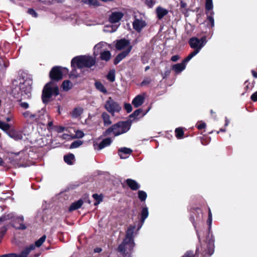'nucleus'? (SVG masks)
I'll use <instances>...</instances> for the list:
<instances>
[{"label":"nucleus","mask_w":257,"mask_h":257,"mask_svg":"<svg viewBox=\"0 0 257 257\" xmlns=\"http://www.w3.org/2000/svg\"><path fill=\"white\" fill-rule=\"evenodd\" d=\"M207 236L205 240H201V236L202 231H196L198 238L199 240V244L197 246L195 254H194L193 251L192 257H210L214 253V239L212 236H209V233L208 230H206Z\"/></svg>","instance_id":"f257e3e1"},{"label":"nucleus","mask_w":257,"mask_h":257,"mask_svg":"<svg viewBox=\"0 0 257 257\" xmlns=\"http://www.w3.org/2000/svg\"><path fill=\"white\" fill-rule=\"evenodd\" d=\"M213 31H210L207 35L202 36L200 39L197 37H192L189 41L190 47L194 51L185 58V62H189L194 56L198 54L207 42V38L210 39L213 35Z\"/></svg>","instance_id":"f03ea898"},{"label":"nucleus","mask_w":257,"mask_h":257,"mask_svg":"<svg viewBox=\"0 0 257 257\" xmlns=\"http://www.w3.org/2000/svg\"><path fill=\"white\" fill-rule=\"evenodd\" d=\"M96 63L95 57L90 56L81 55L74 57L71 62L72 67L71 73L76 70V68L81 69L83 68H90Z\"/></svg>","instance_id":"7ed1b4c3"},{"label":"nucleus","mask_w":257,"mask_h":257,"mask_svg":"<svg viewBox=\"0 0 257 257\" xmlns=\"http://www.w3.org/2000/svg\"><path fill=\"white\" fill-rule=\"evenodd\" d=\"M31 90V85L26 81L13 87L12 95L18 101L21 102L22 99L30 97Z\"/></svg>","instance_id":"20e7f679"},{"label":"nucleus","mask_w":257,"mask_h":257,"mask_svg":"<svg viewBox=\"0 0 257 257\" xmlns=\"http://www.w3.org/2000/svg\"><path fill=\"white\" fill-rule=\"evenodd\" d=\"M132 120L119 121L113 124L103 133V136H107L113 133L114 136H118L127 132L131 128Z\"/></svg>","instance_id":"39448f33"},{"label":"nucleus","mask_w":257,"mask_h":257,"mask_svg":"<svg viewBox=\"0 0 257 257\" xmlns=\"http://www.w3.org/2000/svg\"><path fill=\"white\" fill-rule=\"evenodd\" d=\"M59 94V89L58 86L54 85V83L50 81L44 86L42 93V100L44 104H47L51 101V97H55Z\"/></svg>","instance_id":"423d86ee"},{"label":"nucleus","mask_w":257,"mask_h":257,"mask_svg":"<svg viewBox=\"0 0 257 257\" xmlns=\"http://www.w3.org/2000/svg\"><path fill=\"white\" fill-rule=\"evenodd\" d=\"M135 246L134 237L125 236L122 243L117 248V251L124 257L126 256L127 249L130 251H132Z\"/></svg>","instance_id":"0eeeda50"},{"label":"nucleus","mask_w":257,"mask_h":257,"mask_svg":"<svg viewBox=\"0 0 257 257\" xmlns=\"http://www.w3.org/2000/svg\"><path fill=\"white\" fill-rule=\"evenodd\" d=\"M104 108L109 112L112 116H114L115 112H119L121 110V107L119 103L111 97H109L104 104Z\"/></svg>","instance_id":"6e6552de"},{"label":"nucleus","mask_w":257,"mask_h":257,"mask_svg":"<svg viewBox=\"0 0 257 257\" xmlns=\"http://www.w3.org/2000/svg\"><path fill=\"white\" fill-rule=\"evenodd\" d=\"M212 0H206L205 9L206 11V14L207 15V26L210 29H212L214 26V21L213 17L214 12L212 11Z\"/></svg>","instance_id":"1a4fd4ad"},{"label":"nucleus","mask_w":257,"mask_h":257,"mask_svg":"<svg viewBox=\"0 0 257 257\" xmlns=\"http://www.w3.org/2000/svg\"><path fill=\"white\" fill-rule=\"evenodd\" d=\"M62 68L61 66H56L52 67L49 73L50 81H59L63 78Z\"/></svg>","instance_id":"9d476101"},{"label":"nucleus","mask_w":257,"mask_h":257,"mask_svg":"<svg viewBox=\"0 0 257 257\" xmlns=\"http://www.w3.org/2000/svg\"><path fill=\"white\" fill-rule=\"evenodd\" d=\"M24 218L23 216L15 217L12 221V226L18 230H25L27 226L24 224Z\"/></svg>","instance_id":"9b49d317"},{"label":"nucleus","mask_w":257,"mask_h":257,"mask_svg":"<svg viewBox=\"0 0 257 257\" xmlns=\"http://www.w3.org/2000/svg\"><path fill=\"white\" fill-rule=\"evenodd\" d=\"M132 48V46H130L128 48H127L126 50L121 52V53L117 55L113 60L114 65H116L122 59H123L125 57H126L131 51Z\"/></svg>","instance_id":"f8f14e48"},{"label":"nucleus","mask_w":257,"mask_h":257,"mask_svg":"<svg viewBox=\"0 0 257 257\" xmlns=\"http://www.w3.org/2000/svg\"><path fill=\"white\" fill-rule=\"evenodd\" d=\"M124 16V14L121 12H114L109 15L108 21L111 24L119 22Z\"/></svg>","instance_id":"ddd939ff"},{"label":"nucleus","mask_w":257,"mask_h":257,"mask_svg":"<svg viewBox=\"0 0 257 257\" xmlns=\"http://www.w3.org/2000/svg\"><path fill=\"white\" fill-rule=\"evenodd\" d=\"M7 134L9 137L16 141L21 140L23 138V134L21 131H17L13 128H10L7 132Z\"/></svg>","instance_id":"4468645a"},{"label":"nucleus","mask_w":257,"mask_h":257,"mask_svg":"<svg viewBox=\"0 0 257 257\" xmlns=\"http://www.w3.org/2000/svg\"><path fill=\"white\" fill-rule=\"evenodd\" d=\"M46 239V236L45 235H43L38 240H37V241H36L35 242V244H30L29 246H27L23 251H25L26 249H28V248L30 249V248H31V247L32 246V249H29V254L30 252L32 250H34L36 246L38 247H40L42 245V244L44 242Z\"/></svg>","instance_id":"2eb2a0df"},{"label":"nucleus","mask_w":257,"mask_h":257,"mask_svg":"<svg viewBox=\"0 0 257 257\" xmlns=\"http://www.w3.org/2000/svg\"><path fill=\"white\" fill-rule=\"evenodd\" d=\"M146 25V22L144 21L139 20L138 19H135L133 23V28L138 32H140L142 29Z\"/></svg>","instance_id":"dca6fc26"},{"label":"nucleus","mask_w":257,"mask_h":257,"mask_svg":"<svg viewBox=\"0 0 257 257\" xmlns=\"http://www.w3.org/2000/svg\"><path fill=\"white\" fill-rule=\"evenodd\" d=\"M24 117L31 123L36 122V112L33 113L29 110L25 111L23 113Z\"/></svg>","instance_id":"f3484780"},{"label":"nucleus","mask_w":257,"mask_h":257,"mask_svg":"<svg viewBox=\"0 0 257 257\" xmlns=\"http://www.w3.org/2000/svg\"><path fill=\"white\" fill-rule=\"evenodd\" d=\"M130 44V43L129 40H126L125 39H122L116 41L115 47L117 50H121L126 47H127L128 48L130 46H131Z\"/></svg>","instance_id":"a211bd4d"},{"label":"nucleus","mask_w":257,"mask_h":257,"mask_svg":"<svg viewBox=\"0 0 257 257\" xmlns=\"http://www.w3.org/2000/svg\"><path fill=\"white\" fill-rule=\"evenodd\" d=\"M112 142V140L110 138H107L103 139L99 144H94L93 146L95 149H96V146L98 147V150H100L104 148L109 146Z\"/></svg>","instance_id":"6ab92c4d"},{"label":"nucleus","mask_w":257,"mask_h":257,"mask_svg":"<svg viewBox=\"0 0 257 257\" xmlns=\"http://www.w3.org/2000/svg\"><path fill=\"white\" fill-rule=\"evenodd\" d=\"M32 248V246L31 247ZM30 249H26L25 251H22L20 254H17L15 253H11L8 254H5L0 255V257H27L29 255V251Z\"/></svg>","instance_id":"aec40b11"},{"label":"nucleus","mask_w":257,"mask_h":257,"mask_svg":"<svg viewBox=\"0 0 257 257\" xmlns=\"http://www.w3.org/2000/svg\"><path fill=\"white\" fill-rule=\"evenodd\" d=\"M140 215L141 219L139 222L140 226L138 227L139 229L142 227L145 222V219L148 217L149 211L147 207H144L142 208Z\"/></svg>","instance_id":"412c9836"},{"label":"nucleus","mask_w":257,"mask_h":257,"mask_svg":"<svg viewBox=\"0 0 257 257\" xmlns=\"http://www.w3.org/2000/svg\"><path fill=\"white\" fill-rule=\"evenodd\" d=\"M188 62H185L184 59L181 63L173 65L172 67V69L176 73H179L185 69L186 64Z\"/></svg>","instance_id":"4be33fe9"},{"label":"nucleus","mask_w":257,"mask_h":257,"mask_svg":"<svg viewBox=\"0 0 257 257\" xmlns=\"http://www.w3.org/2000/svg\"><path fill=\"white\" fill-rule=\"evenodd\" d=\"M125 182L127 185L132 190L136 191L140 188V185L135 180L127 179Z\"/></svg>","instance_id":"5701e85b"},{"label":"nucleus","mask_w":257,"mask_h":257,"mask_svg":"<svg viewBox=\"0 0 257 257\" xmlns=\"http://www.w3.org/2000/svg\"><path fill=\"white\" fill-rule=\"evenodd\" d=\"M36 122L44 123V121L46 119V117L47 116V115H46L45 111L43 109L39 110L36 112Z\"/></svg>","instance_id":"b1692460"},{"label":"nucleus","mask_w":257,"mask_h":257,"mask_svg":"<svg viewBox=\"0 0 257 257\" xmlns=\"http://www.w3.org/2000/svg\"><path fill=\"white\" fill-rule=\"evenodd\" d=\"M145 101V97L142 95L136 96L132 101V104L135 107H138L143 104Z\"/></svg>","instance_id":"393cba45"},{"label":"nucleus","mask_w":257,"mask_h":257,"mask_svg":"<svg viewBox=\"0 0 257 257\" xmlns=\"http://www.w3.org/2000/svg\"><path fill=\"white\" fill-rule=\"evenodd\" d=\"M83 204V201L82 199H79L71 204L69 207V211H72L80 208Z\"/></svg>","instance_id":"a878e982"},{"label":"nucleus","mask_w":257,"mask_h":257,"mask_svg":"<svg viewBox=\"0 0 257 257\" xmlns=\"http://www.w3.org/2000/svg\"><path fill=\"white\" fill-rule=\"evenodd\" d=\"M111 57V54L108 50L100 52V59L101 60H104L108 62L110 60Z\"/></svg>","instance_id":"bb28decb"},{"label":"nucleus","mask_w":257,"mask_h":257,"mask_svg":"<svg viewBox=\"0 0 257 257\" xmlns=\"http://www.w3.org/2000/svg\"><path fill=\"white\" fill-rule=\"evenodd\" d=\"M101 118L103 119L104 125L105 126H107L111 124L112 121L110 120V115L106 112L102 113Z\"/></svg>","instance_id":"cd10ccee"},{"label":"nucleus","mask_w":257,"mask_h":257,"mask_svg":"<svg viewBox=\"0 0 257 257\" xmlns=\"http://www.w3.org/2000/svg\"><path fill=\"white\" fill-rule=\"evenodd\" d=\"M94 86L97 90L99 91L100 92L103 93L104 94L107 93V90L106 88L104 87V86L102 84V83L99 81H96L94 83Z\"/></svg>","instance_id":"c85d7f7f"},{"label":"nucleus","mask_w":257,"mask_h":257,"mask_svg":"<svg viewBox=\"0 0 257 257\" xmlns=\"http://www.w3.org/2000/svg\"><path fill=\"white\" fill-rule=\"evenodd\" d=\"M75 160V156L74 154L69 153L64 156V161L68 165H71L73 164V161Z\"/></svg>","instance_id":"c756f323"},{"label":"nucleus","mask_w":257,"mask_h":257,"mask_svg":"<svg viewBox=\"0 0 257 257\" xmlns=\"http://www.w3.org/2000/svg\"><path fill=\"white\" fill-rule=\"evenodd\" d=\"M132 152L133 151L131 149L125 147L121 148L118 150V155L121 159H125L126 157L122 156V153L125 155H130Z\"/></svg>","instance_id":"7c9ffc66"},{"label":"nucleus","mask_w":257,"mask_h":257,"mask_svg":"<svg viewBox=\"0 0 257 257\" xmlns=\"http://www.w3.org/2000/svg\"><path fill=\"white\" fill-rule=\"evenodd\" d=\"M175 136L178 139H182L184 137V128L179 127L175 130Z\"/></svg>","instance_id":"2f4dec72"},{"label":"nucleus","mask_w":257,"mask_h":257,"mask_svg":"<svg viewBox=\"0 0 257 257\" xmlns=\"http://www.w3.org/2000/svg\"><path fill=\"white\" fill-rule=\"evenodd\" d=\"M83 112V109L81 107H76L73 109L72 112V116L74 118H77L81 115Z\"/></svg>","instance_id":"473e14b6"},{"label":"nucleus","mask_w":257,"mask_h":257,"mask_svg":"<svg viewBox=\"0 0 257 257\" xmlns=\"http://www.w3.org/2000/svg\"><path fill=\"white\" fill-rule=\"evenodd\" d=\"M72 84L69 80H64L62 84V87L64 91H68L71 89Z\"/></svg>","instance_id":"72a5a7b5"},{"label":"nucleus","mask_w":257,"mask_h":257,"mask_svg":"<svg viewBox=\"0 0 257 257\" xmlns=\"http://www.w3.org/2000/svg\"><path fill=\"white\" fill-rule=\"evenodd\" d=\"M92 197L95 201L94 203L95 206L98 205L103 200V195L102 194L98 195V194L95 193L92 195Z\"/></svg>","instance_id":"f704fd0d"},{"label":"nucleus","mask_w":257,"mask_h":257,"mask_svg":"<svg viewBox=\"0 0 257 257\" xmlns=\"http://www.w3.org/2000/svg\"><path fill=\"white\" fill-rule=\"evenodd\" d=\"M135 228H136L135 225H130L127 229V230L126 231L125 236L130 237H133L134 232V230L135 229Z\"/></svg>","instance_id":"c9c22d12"},{"label":"nucleus","mask_w":257,"mask_h":257,"mask_svg":"<svg viewBox=\"0 0 257 257\" xmlns=\"http://www.w3.org/2000/svg\"><path fill=\"white\" fill-rule=\"evenodd\" d=\"M82 2L89 6H93L95 7L99 6L100 3L98 0H82Z\"/></svg>","instance_id":"e433bc0d"},{"label":"nucleus","mask_w":257,"mask_h":257,"mask_svg":"<svg viewBox=\"0 0 257 257\" xmlns=\"http://www.w3.org/2000/svg\"><path fill=\"white\" fill-rule=\"evenodd\" d=\"M138 194L139 199L142 202L145 201L146 200L147 197V194L145 191L140 190L138 191Z\"/></svg>","instance_id":"4c0bfd02"},{"label":"nucleus","mask_w":257,"mask_h":257,"mask_svg":"<svg viewBox=\"0 0 257 257\" xmlns=\"http://www.w3.org/2000/svg\"><path fill=\"white\" fill-rule=\"evenodd\" d=\"M143 112V110L142 108H139L136 110L134 111L130 115L129 117L130 118H134V119H136L138 116H139V115L141 113H142Z\"/></svg>","instance_id":"58836bf2"},{"label":"nucleus","mask_w":257,"mask_h":257,"mask_svg":"<svg viewBox=\"0 0 257 257\" xmlns=\"http://www.w3.org/2000/svg\"><path fill=\"white\" fill-rule=\"evenodd\" d=\"M107 79L110 82H113L115 81V71L114 70H110L106 76Z\"/></svg>","instance_id":"ea45409f"},{"label":"nucleus","mask_w":257,"mask_h":257,"mask_svg":"<svg viewBox=\"0 0 257 257\" xmlns=\"http://www.w3.org/2000/svg\"><path fill=\"white\" fill-rule=\"evenodd\" d=\"M0 128L6 131L7 133L10 129V125L9 124L0 120Z\"/></svg>","instance_id":"a19ab883"},{"label":"nucleus","mask_w":257,"mask_h":257,"mask_svg":"<svg viewBox=\"0 0 257 257\" xmlns=\"http://www.w3.org/2000/svg\"><path fill=\"white\" fill-rule=\"evenodd\" d=\"M83 144V142L82 141L80 140H77L74 141L72 143V144L70 145V149H74L79 147L81 145H82Z\"/></svg>","instance_id":"79ce46f5"},{"label":"nucleus","mask_w":257,"mask_h":257,"mask_svg":"<svg viewBox=\"0 0 257 257\" xmlns=\"http://www.w3.org/2000/svg\"><path fill=\"white\" fill-rule=\"evenodd\" d=\"M151 82V79L149 77H145L143 81L141 83V86H146L149 84Z\"/></svg>","instance_id":"37998d69"},{"label":"nucleus","mask_w":257,"mask_h":257,"mask_svg":"<svg viewBox=\"0 0 257 257\" xmlns=\"http://www.w3.org/2000/svg\"><path fill=\"white\" fill-rule=\"evenodd\" d=\"M84 136V133L80 130H77L75 132V136L73 137V138H78L80 139L83 138Z\"/></svg>","instance_id":"c03bdc74"},{"label":"nucleus","mask_w":257,"mask_h":257,"mask_svg":"<svg viewBox=\"0 0 257 257\" xmlns=\"http://www.w3.org/2000/svg\"><path fill=\"white\" fill-rule=\"evenodd\" d=\"M196 126L198 130H201L206 127V124L205 122H204L202 121H198L196 123Z\"/></svg>","instance_id":"a18cd8bd"},{"label":"nucleus","mask_w":257,"mask_h":257,"mask_svg":"<svg viewBox=\"0 0 257 257\" xmlns=\"http://www.w3.org/2000/svg\"><path fill=\"white\" fill-rule=\"evenodd\" d=\"M28 13L30 15H31L32 17L34 18L38 17V14L36 13V12L35 11L34 9L32 8L29 9L28 10Z\"/></svg>","instance_id":"49530a36"},{"label":"nucleus","mask_w":257,"mask_h":257,"mask_svg":"<svg viewBox=\"0 0 257 257\" xmlns=\"http://www.w3.org/2000/svg\"><path fill=\"white\" fill-rule=\"evenodd\" d=\"M124 108L127 113H130L132 111V106L130 103H125L124 104Z\"/></svg>","instance_id":"de8ad7c7"},{"label":"nucleus","mask_w":257,"mask_h":257,"mask_svg":"<svg viewBox=\"0 0 257 257\" xmlns=\"http://www.w3.org/2000/svg\"><path fill=\"white\" fill-rule=\"evenodd\" d=\"M7 231V227L6 226H3L0 229V237L1 238H3Z\"/></svg>","instance_id":"09e8293b"},{"label":"nucleus","mask_w":257,"mask_h":257,"mask_svg":"<svg viewBox=\"0 0 257 257\" xmlns=\"http://www.w3.org/2000/svg\"><path fill=\"white\" fill-rule=\"evenodd\" d=\"M155 2L154 0H145V4L148 6L149 8L153 7Z\"/></svg>","instance_id":"8fccbe9b"},{"label":"nucleus","mask_w":257,"mask_h":257,"mask_svg":"<svg viewBox=\"0 0 257 257\" xmlns=\"http://www.w3.org/2000/svg\"><path fill=\"white\" fill-rule=\"evenodd\" d=\"M104 46V42H101L97 44L95 46L94 49L95 50H98L97 52L98 53V50H100Z\"/></svg>","instance_id":"3c124183"},{"label":"nucleus","mask_w":257,"mask_h":257,"mask_svg":"<svg viewBox=\"0 0 257 257\" xmlns=\"http://www.w3.org/2000/svg\"><path fill=\"white\" fill-rule=\"evenodd\" d=\"M207 222V223L208 224V225L209 226V228H210L211 226V222H212V214L211 212V210L209 208L208 210V218Z\"/></svg>","instance_id":"603ef678"},{"label":"nucleus","mask_w":257,"mask_h":257,"mask_svg":"<svg viewBox=\"0 0 257 257\" xmlns=\"http://www.w3.org/2000/svg\"><path fill=\"white\" fill-rule=\"evenodd\" d=\"M19 105L20 106L24 109H27L29 107V104L28 103L26 102H22V101L21 102H19Z\"/></svg>","instance_id":"864d4df0"},{"label":"nucleus","mask_w":257,"mask_h":257,"mask_svg":"<svg viewBox=\"0 0 257 257\" xmlns=\"http://www.w3.org/2000/svg\"><path fill=\"white\" fill-rule=\"evenodd\" d=\"M250 99L254 102L257 101V91L251 95Z\"/></svg>","instance_id":"5fc2aeb1"},{"label":"nucleus","mask_w":257,"mask_h":257,"mask_svg":"<svg viewBox=\"0 0 257 257\" xmlns=\"http://www.w3.org/2000/svg\"><path fill=\"white\" fill-rule=\"evenodd\" d=\"M157 17L159 20H161V6H158L156 9Z\"/></svg>","instance_id":"6e6d98bb"},{"label":"nucleus","mask_w":257,"mask_h":257,"mask_svg":"<svg viewBox=\"0 0 257 257\" xmlns=\"http://www.w3.org/2000/svg\"><path fill=\"white\" fill-rule=\"evenodd\" d=\"M6 216L7 219V220H12V221H13L14 218H15V217L14 216L13 214H12V213H9L8 214H6Z\"/></svg>","instance_id":"4d7b16f0"},{"label":"nucleus","mask_w":257,"mask_h":257,"mask_svg":"<svg viewBox=\"0 0 257 257\" xmlns=\"http://www.w3.org/2000/svg\"><path fill=\"white\" fill-rule=\"evenodd\" d=\"M192 252L191 251H187L182 257H192Z\"/></svg>","instance_id":"13d9d810"},{"label":"nucleus","mask_w":257,"mask_h":257,"mask_svg":"<svg viewBox=\"0 0 257 257\" xmlns=\"http://www.w3.org/2000/svg\"><path fill=\"white\" fill-rule=\"evenodd\" d=\"M179 59V56L178 55H174L171 57V60L173 62L177 61Z\"/></svg>","instance_id":"bf43d9fd"},{"label":"nucleus","mask_w":257,"mask_h":257,"mask_svg":"<svg viewBox=\"0 0 257 257\" xmlns=\"http://www.w3.org/2000/svg\"><path fill=\"white\" fill-rule=\"evenodd\" d=\"M65 130V127L62 126H59L57 129V132L59 133H62Z\"/></svg>","instance_id":"052dcab7"},{"label":"nucleus","mask_w":257,"mask_h":257,"mask_svg":"<svg viewBox=\"0 0 257 257\" xmlns=\"http://www.w3.org/2000/svg\"><path fill=\"white\" fill-rule=\"evenodd\" d=\"M244 85H245L244 89H245V91H247L249 89V83L248 82V81H245L244 82Z\"/></svg>","instance_id":"680f3d73"},{"label":"nucleus","mask_w":257,"mask_h":257,"mask_svg":"<svg viewBox=\"0 0 257 257\" xmlns=\"http://www.w3.org/2000/svg\"><path fill=\"white\" fill-rule=\"evenodd\" d=\"M167 13L168 11L166 10L162 9V18L167 15Z\"/></svg>","instance_id":"e2e57ef3"},{"label":"nucleus","mask_w":257,"mask_h":257,"mask_svg":"<svg viewBox=\"0 0 257 257\" xmlns=\"http://www.w3.org/2000/svg\"><path fill=\"white\" fill-rule=\"evenodd\" d=\"M102 251V248L100 247H96L94 249V252L99 253Z\"/></svg>","instance_id":"0e129e2a"},{"label":"nucleus","mask_w":257,"mask_h":257,"mask_svg":"<svg viewBox=\"0 0 257 257\" xmlns=\"http://www.w3.org/2000/svg\"><path fill=\"white\" fill-rule=\"evenodd\" d=\"M180 6H181V8H186V7L187 5H186V4L185 3H184V2H182V1H181V2H180Z\"/></svg>","instance_id":"69168bd1"},{"label":"nucleus","mask_w":257,"mask_h":257,"mask_svg":"<svg viewBox=\"0 0 257 257\" xmlns=\"http://www.w3.org/2000/svg\"><path fill=\"white\" fill-rule=\"evenodd\" d=\"M251 74L254 78H257V72L253 70H251Z\"/></svg>","instance_id":"338daca9"},{"label":"nucleus","mask_w":257,"mask_h":257,"mask_svg":"<svg viewBox=\"0 0 257 257\" xmlns=\"http://www.w3.org/2000/svg\"><path fill=\"white\" fill-rule=\"evenodd\" d=\"M190 220L192 222V223H193L194 226H195V218H194V217L193 216H191L190 217Z\"/></svg>","instance_id":"774afa93"}]
</instances>
